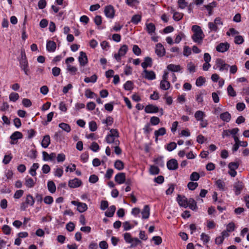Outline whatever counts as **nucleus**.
<instances>
[{"label": "nucleus", "instance_id": "f257e3e1", "mask_svg": "<svg viewBox=\"0 0 249 249\" xmlns=\"http://www.w3.org/2000/svg\"><path fill=\"white\" fill-rule=\"evenodd\" d=\"M192 30L194 33L192 36L193 40L198 44H201L204 35L200 27L198 25H193L192 27Z\"/></svg>", "mask_w": 249, "mask_h": 249}, {"label": "nucleus", "instance_id": "f03ea898", "mask_svg": "<svg viewBox=\"0 0 249 249\" xmlns=\"http://www.w3.org/2000/svg\"><path fill=\"white\" fill-rule=\"evenodd\" d=\"M119 136L117 129H111L110 130V134H108L106 138V141L108 144H112V145L120 144Z\"/></svg>", "mask_w": 249, "mask_h": 249}, {"label": "nucleus", "instance_id": "7ed1b4c3", "mask_svg": "<svg viewBox=\"0 0 249 249\" xmlns=\"http://www.w3.org/2000/svg\"><path fill=\"white\" fill-rule=\"evenodd\" d=\"M35 203V199L33 196L30 194L26 196L25 202H22L20 205V209L22 211H25L28 206H33Z\"/></svg>", "mask_w": 249, "mask_h": 249}, {"label": "nucleus", "instance_id": "20e7f679", "mask_svg": "<svg viewBox=\"0 0 249 249\" xmlns=\"http://www.w3.org/2000/svg\"><path fill=\"white\" fill-rule=\"evenodd\" d=\"M128 47L126 45H123L119 50L118 53L114 54V57L118 62L121 60V57L124 56L127 53Z\"/></svg>", "mask_w": 249, "mask_h": 249}, {"label": "nucleus", "instance_id": "39448f33", "mask_svg": "<svg viewBox=\"0 0 249 249\" xmlns=\"http://www.w3.org/2000/svg\"><path fill=\"white\" fill-rule=\"evenodd\" d=\"M19 63L21 69L24 71L25 74L27 75H28V63L26 59L25 54H24V55H22V57L21 60H20Z\"/></svg>", "mask_w": 249, "mask_h": 249}, {"label": "nucleus", "instance_id": "423d86ee", "mask_svg": "<svg viewBox=\"0 0 249 249\" xmlns=\"http://www.w3.org/2000/svg\"><path fill=\"white\" fill-rule=\"evenodd\" d=\"M104 13L107 18H113L115 15L114 7L111 5L106 6L104 9Z\"/></svg>", "mask_w": 249, "mask_h": 249}, {"label": "nucleus", "instance_id": "0eeeda50", "mask_svg": "<svg viewBox=\"0 0 249 249\" xmlns=\"http://www.w3.org/2000/svg\"><path fill=\"white\" fill-rule=\"evenodd\" d=\"M71 203L77 206V210L80 213H83L88 209V206L86 203L76 201H72Z\"/></svg>", "mask_w": 249, "mask_h": 249}, {"label": "nucleus", "instance_id": "6e6552de", "mask_svg": "<svg viewBox=\"0 0 249 249\" xmlns=\"http://www.w3.org/2000/svg\"><path fill=\"white\" fill-rule=\"evenodd\" d=\"M167 167L170 170H176L178 167L177 160L174 159L169 160L167 163Z\"/></svg>", "mask_w": 249, "mask_h": 249}, {"label": "nucleus", "instance_id": "1a4fd4ad", "mask_svg": "<svg viewBox=\"0 0 249 249\" xmlns=\"http://www.w3.org/2000/svg\"><path fill=\"white\" fill-rule=\"evenodd\" d=\"M159 107L152 104L147 105L144 108V111L147 113H154L159 111Z\"/></svg>", "mask_w": 249, "mask_h": 249}, {"label": "nucleus", "instance_id": "9d476101", "mask_svg": "<svg viewBox=\"0 0 249 249\" xmlns=\"http://www.w3.org/2000/svg\"><path fill=\"white\" fill-rule=\"evenodd\" d=\"M23 137L22 134L19 131H16L13 133L11 136H10V139H11V142H10L11 144H14L17 143V142H15L18 139H21Z\"/></svg>", "mask_w": 249, "mask_h": 249}, {"label": "nucleus", "instance_id": "9b49d317", "mask_svg": "<svg viewBox=\"0 0 249 249\" xmlns=\"http://www.w3.org/2000/svg\"><path fill=\"white\" fill-rule=\"evenodd\" d=\"M155 53L159 56H162L165 54V49L161 43H158L156 45Z\"/></svg>", "mask_w": 249, "mask_h": 249}, {"label": "nucleus", "instance_id": "f8f14e48", "mask_svg": "<svg viewBox=\"0 0 249 249\" xmlns=\"http://www.w3.org/2000/svg\"><path fill=\"white\" fill-rule=\"evenodd\" d=\"M115 181L118 184H121L125 181V174L124 173H119L115 177Z\"/></svg>", "mask_w": 249, "mask_h": 249}, {"label": "nucleus", "instance_id": "ddd939ff", "mask_svg": "<svg viewBox=\"0 0 249 249\" xmlns=\"http://www.w3.org/2000/svg\"><path fill=\"white\" fill-rule=\"evenodd\" d=\"M82 181L80 179L75 178L69 181L68 185L70 187L74 188L79 187L82 185Z\"/></svg>", "mask_w": 249, "mask_h": 249}, {"label": "nucleus", "instance_id": "4468645a", "mask_svg": "<svg viewBox=\"0 0 249 249\" xmlns=\"http://www.w3.org/2000/svg\"><path fill=\"white\" fill-rule=\"evenodd\" d=\"M78 61L81 66H84L88 63V58L85 53L81 52L78 57Z\"/></svg>", "mask_w": 249, "mask_h": 249}, {"label": "nucleus", "instance_id": "2eb2a0df", "mask_svg": "<svg viewBox=\"0 0 249 249\" xmlns=\"http://www.w3.org/2000/svg\"><path fill=\"white\" fill-rule=\"evenodd\" d=\"M230 47V44L227 42L220 43L218 44L216 49L219 52L224 53L227 51Z\"/></svg>", "mask_w": 249, "mask_h": 249}, {"label": "nucleus", "instance_id": "dca6fc26", "mask_svg": "<svg viewBox=\"0 0 249 249\" xmlns=\"http://www.w3.org/2000/svg\"><path fill=\"white\" fill-rule=\"evenodd\" d=\"M244 187V184L242 182H236L233 185L234 192L236 195H238L241 193L242 190Z\"/></svg>", "mask_w": 249, "mask_h": 249}, {"label": "nucleus", "instance_id": "f3484780", "mask_svg": "<svg viewBox=\"0 0 249 249\" xmlns=\"http://www.w3.org/2000/svg\"><path fill=\"white\" fill-rule=\"evenodd\" d=\"M177 201L178 202V204L184 208H186L188 207V203L187 199L184 196H181L180 195H178L177 197Z\"/></svg>", "mask_w": 249, "mask_h": 249}, {"label": "nucleus", "instance_id": "a211bd4d", "mask_svg": "<svg viewBox=\"0 0 249 249\" xmlns=\"http://www.w3.org/2000/svg\"><path fill=\"white\" fill-rule=\"evenodd\" d=\"M143 72L144 73V77L149 80H152L156 78V74L152 71L144 70Z\"/></svg>", "mask_w": 249, "mask_h": 249}, {"label": "nucleus", "instance_id": "6ab92c4d", "mask_svg": "<svg viewBox=\"0 0 249 249\" xmlns=\"http://www.w3.org/2000/svg\"><path fill=\"white\" fill-rule=\"evenodd\" d=\"M42 156L43 159L45 161L49 160H52L55 158L56 154L54 153H52L50 154H49L47 152L43 151L42 152Z\"/></svg>", "mask_w": 249, "mask_h": 249}, {"label": "nucleus", "instance_id": "aec40b11", "mask_svg": "<svg viewBox=\"0 0 249 249\" xmlns=\"http://www.w3.org/2000/svg\"><path fill=\"white\" fill-rule=\"evenodd\" d=\"M46 48L48 51L53 52L56 48V44L53 41L49 40L47 42Z\"/></svg>", "mask_w": 249, "mask_h": 249}, {"label": "nucleus", "instance_id": "412c9836", "mask_svg": "<svg viewBox=\"0 0 249 249\" xmlns=\"http://www.w3.org/2000/svg\"><path fill=\"white\" fill-rule=\"evenodd\" d=\"M166 131L164 127H161L158 130H155L154 132V135L155 137V141L158 142V137L161 136L166 134Z\"/></svg>", "mask_w": 249, "mask_h": 249}, {"label": "nucleus", "instance_id": "4be33fe9", "mask_svg": "<svg viewBox=\"0 0 249 249\" xmlns=\"http://www.w3.org/2000/svg\"><path fill=\"white\" fill-rule=\"evenodd\" d=\"M220 118L223 121L228 123L231 120V115L229 112L226 111L220 114Z\"/></svg>", "mask_w": 249, "mask_h": 249}, {"label": "nucleus", "instance_id": "5701e85b", "mask_svg": "<svg viewBox=\"0 0 249 249\" xmlns=\"http://www.w3.org/2000/svg\"><path fill=\"white\" fill-rule=\"evenodd\" d=\"M152 64V59L150 57H146L144 58V61L142 63V67L144 69H146L148 67H151Z\"/></svg>", "mask_w": 249, "mask_h": 249}, {"label": "nucleus", "instance_id": "b1692460", "mask_svg": "<svg viewBox=\"0 0 249 249\" xmlns=\"http://www.w3.org/2000/svg\"><path fill=\"white\" fill-rule=\"evenodd\" d=\"M142 218L143 219H147L150 214V208L148 205H145L142 212Z\"/></svg>", "mask_w": 249, "mask_h": 249}, {"label": "nucleus", "instance_id": "393cba45", "mask_svg": "<svg viewBox=\"0 0 249 249\" xmlns=\"http://www.w3.org/2000/svg\"><path fill=\"white\" fill-rule=\"evenodd\" d=\"M171 12L173 13V18L174 20L178 21L181 19L183 17V14L175 12L173 8L171 9Z\"/></svg>", "mask_w": 249, "mask_h": 249}, {"label": "nucleus", "instance_id": "a878e982", "mask_svg": "<svg viewBox=\"0 0 249 249\" xmlns=\"http://www.w3.org/2000/svg\"><path fill=\"white\" fill-rule=\"evenodd\" d=\"M50 143V137L49 135H47L44 136L41 142V145L43 148H47Z\"/></svg>", "mask_w": 249, "mask_h": 249}, {"label": "nucleus", "instance_id": "bb28decb", "mask_svg": "<svg viewBox=\"0 0 249 249\" xmlns=\"http://www.w3.org/2000/svg\"><path fill=\"white\" fill-rule=\"evenodd\" d=\"M155 26L153 23H149L146 24V30L148 34L152 35L155 31Z\"/></svg>", "mask_w": 249, "mask_h": 249}, {"label": "nucleus", "instance_id": "cd10ccee", "mask_svg": "<svg viewBox=\"0 0 249 249\" xmlns=\"http://www.w3.org/2000/svg\"><path fill=\"white\" fill-rule=\"evenodd\" d=\"M35 182L30 177H27L25 179V185L28 188H32L34 186Z\"/></svg>", "mask_w": 249, "mask_h": 249}, {"label": "nucleus", "instance_id": "c85d7f7f", "mask_svg": "<svg viewBox=\"0 0 249 249\" xmlns=\"http://www.w3.org/2000/svg\"><path fill=\"white\" fill-rule=\"evenodd\" d=\"M116 210V207L114 205L111 206L108 210L105 212V215L108 217H112Z\"/></svg>", "mask_w": 249, "mask_h": 249}, {"label": "nucleus", "instance_id": "c756f323", "mask_svg": "<svg viewBox=\"0 0 249 249\" xmlns=\"http://www.w3.org/2000/svg\"><path fill=\"white\" fill-rule=\"evenodd\" d=\"M167 68L168 70L174 72L179 71L181 69L179 65H175L172 64L168 65Z\"/></svg>", "mask_w": 249, "mask_h": 249}, {"label": "nucleus", "instance_id": "7c9ffc66", "mask_svg": "<svg viewBox=\"0 0 249 249\" xmlns=\"http://www.w3.org/2000/svg\"><path fill=\"white\" fill-rule=\"evenodd\" d=\"M205 116L204 112L202 111H196L195 114V117L197 121L202 120Z\"/></svg>", "mask_w": 249, "mask_h": 249}, {"label": "nucleus", "instance_id": "2f4dec72", "mask_svg": "<svg viewBox=\"0 0 249 249\" xmlns=\"http://www.w3.org/2000/svg\"><path fill=\"white\" fill-rule=\"evenodd\" d=\"M114 167L118 170H122L124 167V163L121 160H116L114 162Z\"/></svg>", "mask_w": 249, "mask_h": 249}, {"label": "nucleus", "instance_id": "473e14b6", "mask_svg": "<svg viewBox=\"0 0 249 249\" xmlns=\"http://www.w3.org/2000/svg\"><path fill=\"white\" fill-rule=\"evenodd\" d=\"M39 164L37 163H34L30 169L29 173L32 176H35L36 175V170L38 168Z\"/></svg>", "mask_w": 249, "mask_h": 249}, {"label": "nucleus", "instance_id": "72a5a7b5", "mask_svg": "<svg viewBox=\"0 0 249 249\" xmlns=\"http://www.w3.org/2000/svg\"><path fill=\"white\" fill-rule=\"evenodd\" d=\"M170 87V84L169 81H161L160 83V88L162 90H167Z\"/></svg>", "mask_w": 249, "mask_h": 249}, {"label": "nucleus", "instance_id": "f704fd0d", "mask_svg": "<svg viewBox=\"0 0 249 249\" xmlns=\"http://www.w3.org/2000/svg\"><path fill=\"white\" fill-rule=\"evenodd\" d=\"M59 127L68 133L70 132L71 130V126L66 123H61L59 124Z\"/></svg>", "mask_w": 249, "mask_h": 249}, {"label": "nucleus", "instance_id": "c9c22d12", "mask_svg": "<svg viewBox=\"0 0 249 249\" xmlns=\"http://www.w3.org/2000/svg\"><path fill=\"white\" fill-rule=\"evenodd\" d=\"M48 188L51 193H53L56 190V186L54 183L53 181H49L48 182Z\"/></svg>", "mask_w": 249, "mask_h": 249}, {"label": "nucleus", "instance_id": "e433bc0d", "mask_svg": "<svg viewBox=\"0 0 249 249\" xmlns=\"http://www.w3.org/2000/svg\"><path fill=\"white\" fill-rule=\"evenodd\" d=\"M188 206L192 210H194L197 208L196 202L193 198H190L188 200Z\"/></svg>", "mask_w": 249, "mask_h": 249}, {"label": "nucleus", "instance_id": "4c0bfd02", "mask_svg": "<svg viewBox=\"0 0 249 249\" xmlns=\"http://www.w3.org/2000/svg\"><path fill=\"white\" fill-rule=\"evenodd\" d=\"M142 18V17L140 15H134L131 20V22L135 24H137L139 22L141 21Z\"/></svg>", "mask_w": 249, "mask_h": 249}, {"label": "nucleus", "instance_id": "58836bf2", "mask_svg": "<svg viewBox=\"0 0 249 249\" xmlns=\"http://www.w3.org/2000/svg\"><path fill=\"white\" fill-rule=\"evenodd\" d=\"M124 89L126 90H131L133 89V83L131 81H127L124 85Z\"/></svg>", "mask_w": 249, "mask_h": 249}, {"label": "nucleus", "instance_id": "ea45409f", "mask_svg": "<svg viewBox=\"0 0 249 249\" xmlns=\"http://www.w3.org/2000/svg\"><path fill=\"white\" fill-rule=\"evenodd\" d=\"M205 78L202 76H199L196 80V84L197 87H201L205 83Z\"/></svg>", "mask_w": 249, "mask_h": 249}, {"label": "nucleus", "instance_id": "a19ab883", "mask_svg": "<svg viewBox=\"0 0 249 249\" xmlns=\"http://www.w3.org/2000/svg\"><path fill=\"white\" fill-rule=\"evenodd\" d=\"M149 172L152 175H157L159 173L160 169L158 167L152 165L150 166Z\"/></svg>", "mask_w": 249, "mask_h": 249}, {"label": "nucleus", "instance_id": "79ce46f5", "mask_svg": "<svg viewBox=\"0 0 249 249\" xmlns=\"http://www.w3.org/2000/svg\"><path fill=\"white\" fill-rule=\"evenodd\" d=\"M215 184L216 186L219 189V190L222 191L224 190L225 183L223 180L221 179H218L215 181Z\"/></svg>", "mask_w": 249, "mask_h": 249}, {"label": "nucleus", "instance_id": "37998d69", "mask_svg": "<svg viewBox=\"0 0 249 249\" xmlns=\"http://www.w3.org/2000/svg\"><path fill=\"white\" fill-rule=\"evenodd\" d=\"M67 70L73 75H75L77 71V69L75 66L71 65H67Z\"/></svg>", "mask_w": 249, "mask_h": 249}, {"label": "nucleus", "instance_id": "c03bdc74", "mask_svg": "<svg viewBox=\"0 0 249 249\" xmlns=\"http://www.w3.org/2000/svg\"><path fill=\"white\" fill-rule=\"evenodd\" d=\"M19 98V95L16 92H12L9 95V100L12 102H16Z\"/></svg>", "mask_w": 249, "mask_h": 249}, {"label": "nucleus", "instance_id": "a18cd8bd", "mask_svg": "<svg viewBox=\"0 0 249 249\" xmlns=\"http://www.w3.org/2000/svg\"><path fill=\"white\" fill-rule=\"evenodd\" d=\"M199 178H200L199 174L196 172H193L191 174L190 177V179L192 181H197L199 179Z\"/></svg>", "mask_w": 249, "mask_h": 249}, {"label": "nucleus", "instance_id": "49530a36", "mask_svg": "<svg viewBox=\"0 0 249 249\" xmlns=\"http://www.w3.org/2000/svg\"><path fill=\"white\" fill-rule=\"evenodd\" d=\"M227 91H228L229 95H230L231 96L235 97L236 95V92L235 91L231 85H230L228 87Z\"/></svg>", "mask_w": 249, "mask_h": 249}, {"label": "nucleus", "instance_id": "de8ad7c7", "mask_svg": "<svg viewBox=\"0 0 249 249\" xmlns=\"http://www.w3.org/2000/svg\"><path fill=\"white\" fill-rule=\"evenodd\" d=\"M191 54V49L188 46H184L183 47V54L185 56H188Z\"/></svg>", "mask_w": 249, "mask_h": 249}, {"label": "nucleus", "instance_id": "09e8293b", "mask_svg": "<svg viewBox=\"0 0 249 249\" xmlns=\"http://www.w3.org/2000/svg\"><path fill=\"white\" fill-rule=\"evenodd\" d=\"M97 95L93 92L91 91L90 89H87L85 91V96L89 98H93L94 96Z\"/></svg>", "mask_w": 249, "mask_h": 249}, {"label": "nucleus", "instance_id": "8fccbe9b", "mask_svg": "<svg viewBox=\"0 0 249 249\" xmlns=\"http://www.w3.org/2000/svg\"><path fill=\"white\" fill-rule=\"evenodd\" d=\"M215 63V66H216V67L215 68V66H214L213 68L214 69L217 68L219 69L221 67V66H222L225 63L224 61L221 58L216 59Z\"/></svg>", "mask_w": 249, "mask_h": 249}, {"label": "nucleus", "instance_id": "3c124183", "mask_svg": "<svg viewBox=\"0 0 249 249\" xmlns=\"http://www.w3.org/2000/svg\"><path fill=\"white\" fill-rule=\"evenodd\" d=\"M150 121L152 125H156L159 124L160 120L158 117L153 116L150 118Z\"/></svg>", "mask_w": 249, "mask_h": 249}, {"label": "nucleus", "instance_id": "603ef678", "mask_svg": "<svg viewBox=\"0 0 249 249\" xmlns=\"http://www.w3.org/2000/svg\"><path fill=\"white\" fill-rule=\"evenodd\" d=\"M124 240L126 242L130 243L132 242V239L129 233L126 232L124 234Z\"/></svg>", "mask_w": 249, "mask_h": 249}, {"label": "nucleus", "instance_id": "864d4df0", "mask_svg": "<svg viewBox=\"0 0 249 249\" xmlns=\"http://www.w3.org/2000/svg\"><path fill=\"white\" fill-rule=\"evenodd\" d=\"M177 147V144L175 142H171L169 143L167 145L166 149L169 151H171L175 149Z\"/></svg>", "mask_w": 249, "mask_h": 249}, {"label": "nucleus", "instance_id": "5fc2aeb1", "mask_svg": "<svg viewBox=\"0 0 249 249\" xmlns=\"http://www.w3.org/2000/svg\"><path fill=\"white\" fill-rule=\"evenodd\" d=\"M239 167V164L237 162H231L228 165V167L230 170H236Z\"/></svg>", "mask_w": 249, "mask_h": 249}, {"label": "nucleus", "instance_id": "6e6d98bb", "mask_svg": "<svg viewBox=\"0 0 249 249\" xmlns=\"http://www.w3.org/2000/svg\"><path fill=\"white\" fill-rule=\"evenodd\" d=\"M187 186L190 190H194L198 186V183L197 182H189Z\"/></svg>", "mask_w": 249, "mask_h": 249}, {"label": "nucleus", "instance_id": "4d7b16f0", "mask_svg": "<svg viewBox=\"0 0 249 249\" xmlns=\"http://www.w3.org/2000/svg\"><path fill=\"white\" fill-rule=\"evenodd\" d=\"M2 230L4 234L8 235L11 233V229L9 226L4 225L2 228Z\"/></svg>", "mask_w": 249, "mask_h": 249}, {"label": "nucleus", "instance_id": "13d9d810", "mask_svg": "<svg viewBox=\"0 0 249 249\" xmlns=\"http://www.w3.org/2000/svg\"><path fill=\"white\" fill-rule=\"evenodd\" d=\"M244 38L241 36H237L235 37L234 42L237 44H241L244 42Z\"/></svg>", "mask_w": 249, "mask_h": 249}, {"label": "nucleus", "instance_id": "bf43d9fd", "mask_svg": "<svg viewBox=\"0 0 249 249\" xmlns=\"http://www.w3.org/2000/svg\"><path fill=\"white\" fill-rule=\"evenodd\" d=\"M23 193L24 191L22 190H17L14 195V197L16 199H18L22 196Z\"/></svg>", "mask_w": 249, "mask_h": 249}, {"label": "nucleus", "instance_id": "052dcab7", "mask_svg": "<svg viewBox=\"0 0 249 249\" xmlns=\"http://www.w3.org/2000/svg\"><path fill=\"white\" fill-rule=\"evenodd\" d=\"M201 240L203 241L204 244H206L210 240V237L205 233H202L201 235Z\"/></svg>", "mask_w": 249, "mask_h": 249}, {"label": "nucleus", "instance_id": "680f3d73", "mask_svg": "<svg viewBox=\"0 0 249 249\" xmlns=\"http://www.w3.org/2000/svg\"><path fill=\"white\" fill-rule=\"evenodd\" d=\"M53 201L52 196H46L44 198V202L47 204H51Z\"/></svg>", "mask_w": 249, "mask_h": 249}, {"label": "nucleus", "instance_id": "e2e57ef3", "mask_svg": "<svg viewBox=\"0 0 249 249\" xmlns=\"http://www.w3.org/2000/svg\"><path fill=\"white\" fill-rule=\"evenodd\" d=\"M61 70L59 68L55 67L52 69V73L54 76H58L60 73Z\"/></svg>", "mask_w": 249, "mask_h": 249}, {"label": "nucleus", "instance_id": "0e129e2a", "mask_svg": "<svg viewBox=\"0 0 249 249\" xmlns=\"http://www.w3.org/2000/svg\"><path fill=\"white\" fill-rule=\"evenodd\" d=\"M152 240L154 241V243L157 245H160L162 242V239L159 236H155L153 237Z\"/></svg>", "mask_w": 249, "mask_h": 249}, {"label": "nucleus", "instance_id": "69168bd1", "mask_svg": "<svg viewBox=\"0 0 249 249\" xmlns=\"http://www.w3.org/2000/svg\"><path fill=\"white\" fill-rule=\"evenodd\" d=\"M74 228L75 225L72 222H70L66 225V229L69 231H73L74 229Z\"/></svg>", "mask_w": 249, "mask_h": 249}, {"label": "nucleus", "instance_id": "338daca9", "mask_svg": "<svg viewBox=\"0 0 249 249\" xmlns=\"http://www.w3.org/2000/svg\"><path fill=\"white\" fill-rule=\"evenodd\" d=\"M89 127L91 131H95L97 128L96 123L94 121H91L89 123Z\"/></svg>", "mask_w": 249, "mask_h": 249}, {"label": "nucleus", "instance_id": "774afa93", "mask_svg": "<svg viewBox=\"0 0 249 249\" xmlns=\"http://www.w3.org/2000/svg\"><path fill=\"white\" fill-rule=\"evenodd\" d=\"M99 178L97 176L92 175L89 178V181L92 183H95L98 181Z\"/></svg>", "mask_w": 249, "mask_h": 249}]
</instances>
